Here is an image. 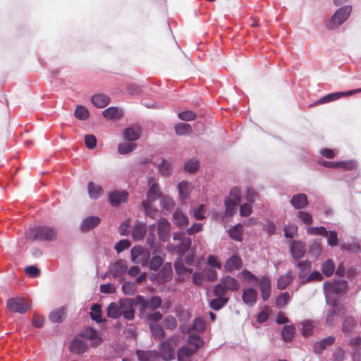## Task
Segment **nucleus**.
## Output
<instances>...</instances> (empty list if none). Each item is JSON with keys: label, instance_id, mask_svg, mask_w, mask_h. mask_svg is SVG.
<instances>
[{"label": "nucleus", "instance_id": "obj_30", "mask_svg": "<svg viewBox=\"0 0 361 361\" xmlns=\"http://www.w3.org/2000/svg\"><path fill=\"white\" fill-rule=\"evenodd\" d=\"M332 307L333 309H331L326 315V323L330 326L335 324L336 318L344 315V312L340 309L336 308V306Z\"/></svg>", "mask_w": 361, "mask_h": 361}, {"label": "nucleus", "instance_id": "obj_3", "mask_svg": "<svg viewBox=\"0 0 361 361\" xmlns=\"http://www.w3.org/2000/svg\"><path fill=\"white\" fill-rule=\"evenodd\" d=\"M352 12V6L346 5L339 8L326 23L329 30H334L344 23Z\"/></svg>", "mask_w": 361, "mask_h": 361}, {"label": "nucleus", "instance_id": "obj_60", "mask_svg": "<svg viewBox=\"0 0 361 361\" xmlns=\"http://www.w3.org/2000/svg\"><path fill=\"white\" fill-rule=\"evenodd\" d=\"M193 216L197 220H202L206 217L204 205L200 204L198 207L193 209Z\"/></svg>", "mask_w": 361, "mask_h": 361}, {"label": "nucleus", "instance_id": "obj_33", "mask_svg": "<svg viewBox=\"0 0 361 361\" xmlns=\"http://www.w3.org/2000/svg\"><path fill=\"white\" fill-rule=\"evenodd\" d=\"M123 310L121 315L128 320H132L134 318L135 311L133 308V303L130 300H125L123 302Z\"/></svg>", "mask_w": 361, "mask_h": 361}, {"label": "nucleus", "instance_id": "obj_5", "mask_svg": "<svg viewBox=\"0 0 361 361\" xmlns=\"http://www.w3.org/2000/svg\"><path fill=\"white\" fill-rule=\"evenodd\" d=\"M178 339V336H173L160 344L159 353L163 360L169 361L175 358V349Z\"/></svg>", "mask_w": 361, "mask_h": 361}, {"label": "nucleus", "instance_id": "obj_56", "mask_svg": "<svg viewBox=\"0 0 361 361\" xmlns=\"http://www.w3.org/2000/svg\"><path fill=\"white\" fill-rule=\"evenodd\" d=\"M174 267L178 275L183 274L185 273H192V269L186 268L181 259L176 261Z\"/></svg>", "mask_w": 361, "mask_h": 361}, {"label": "nucleus", "instance_id": "obj_20", "mask_svg": "<svg viewBox=\"0 0 361 361\" xmlns=\"http://www.w3.org/2000/svg\"><path fill=\"white\" fill-rule=\"evenodd\" d=\"M259 289L262 299L264 301L267 300L271 294V281L267 276H264L259 281Z\"/></svg>", "mask_w": 361, "mask_h": 361}, {"label": "nucleus", "instance_id": "obj_25", "mask_svg": "<svg viewBox=\"0 0 361 361\" xmlns=\"http://www.w3.org/2000/svg\"><path fill=\"white\" fill-rule=\"evenodd\" d=\"M150 187L147 192V202H154L158 198H161V191L159 185L149 182Z\"/></svg>", "mask_w": 361, "mask_h": 361}, {"label": "nucleus", "instance_id": "obj_11", "mask_svg": "<svg viewBox=\"0 0 361 361\" xmlns=\"http://www.w3.org/2000/svg\"><path fill=\"white\" fill-rule=\"evenodd\" d=\"M128 200V192L116 190L109 194V201L112 206H118Z\"/></svg>", "mask_w": 361, "mask_h": 361}, {"label": "nucleus", "instance_id": "obj_10", "mask_svg": "<svg viewBox=\"0 0 361 361\" xmlns=\"http://www.w3.org/2000/svg\"><path fill=\"white\" fill-rule=\"evenodd\" d=\"M81 336L88 340L92 341V345L95 346L101 344L103 341V339L99 335L97 331L92 327L85 328L81 332Z\"/></svg>", "mask_w": 361, "mask_h": 361}, {"label": "nucleus", "instance_id": "obj_4", "mask_svg": "<svg viewBox=\"0 0 361 361\" xmlns=\"http://www.w3.org/2000/svg\"><path fill=\"white\" fill-rule=\"evenodd\" d=\"M240 288L239 282L231 276H224L220 283L215 286L214 293L216 296H224L226 290L236 291Z\"/></svg>", "mask_w": 361, "mask_h": 361}, {"label": "nucleus", "instance_id": "obj_39", "mask_svg": "<svg viewBox=\"0 0 361 361\" xmlns=\"http://www.w3.org/2000/svg\"><path fill=\"white\" fill-rule=\"evenodd\" d=\"M299 268L298 277L300 279H306L307 274L311 269V263L307 260L301 261L298 263Z\"/></svg>", "mask_w": 361, "mask_h": 361}, {"label": "nucleus", "instance_id": "obj_41", "mask_svg": "<svg viewBox=\"0 0 361 361\" xmlns=\"http://www.w3.org/2000/svg\"><path fill=\"white\" fill-rule=\"evenodd\" d=\"M103 116L109 119L118 118L121 116L122 111L117 107L111 106L102 112Z\"/></svg>", "mask_w": 361, "mask_h": 361}, {"label": "nucleus", "instance_id": "obj_15", "mask_svg": "<svg viewBox=\"0 0 361 361\" xmlns=\"http://www.w3.org/2000/svg\"><path fill=\"white\" fill-rule=\"evenodd\" d=\"M243 266V262L238 255H233L226 259L224 269L226 271L231 272L240 269Z\"/></svg>", "mask_w": 361, "mask_h": 361}, {"label": "nucleus", "instance_id": "obj_14", "mask_svg": "<svg viewBox=\"0 0 361 361\" xmlns=\"http://www.w3.org/2000/svg\"><path fill=\"white\" fill-rule=\"evenodd\" d=\"M322 164L327 168H341L345 170L353 169L356 166V162L353 160L338 162L324 161L322 162Z\"/></svg>", "mask_w": 361, "mask_h": 361}, {"label": "nucleus", "instance_id": "obj_29", "mask_svg": "<svg viewBox=\"0 0 361 361\" xmlns=\"http://www.w3.org/2000/svg\"><path fill=\"white\" fill-rule=\"evenodd\" d=\"M290 251L292 257L295 259L302 258L305 255V246L300 241H293L291 244Z\"/></svg>", "mask_w": 361, "mask_h": 361}, {"label": "nucleus", "instance_id": "obj_44", "mask_svg": "<svg viewBox=\"0 0 361 361\" xmlns=\"http://www.w3.org/2000/svg\"><path fill=\"white\" fill-rule=\"evenodd\" d=\"M322 273L327 277L331 276L335 271V264L331 259L324 262L322 266Z\"/></svg>", "mask_w": 361, "mask_h": 361}, {"label": "nucleus", "instance_id": "obj_31", "mask_svg": "<svg viewBox=\"0 0 361 361\" xmlns=\"http://www.w3.org/2000/svg\"><path fill=\"white\" fill-rule=\"evenodd\" d=\"M92 102L97 108H104L109 104L110 98L103 94H96L92 97Z\"/></svg>", "mask_w": 361, "mask_h": 361}, {"label": "nucleus", "instance_id": "obj_61", "mask_svg": "<svg viewBox=\"0 0 361 361\" xmlns=\"http://www.w3.org/2000/svg\"><path fill=\"white\" fill-rule=\"evenodd\" d=\"M298 227L295 224H291L284 228V235L286 238H292L296 233Z\"/></svg>", "mask_w": 361, "mask_h": 361}, {"label": "nucleus", "instance_id": "obj_12", "mask_svg": "<svg viewBox=\"0 0 361 361\" xmlns=\"http://www.w3.org/2000/svg\"><path fill=\"white\" fill-rule=\"evenodd\" d=\"M173 240L180 241L178 245V251L180 254L185 253L191 245L190 238L185 236L183 233H174Z\"/></svg>", "mask_w": 361, "mask_h": 361}, {"label": "nucleus", "instance_id": "obj_63", "mask_svg": "<svg viewBox=\"0 0 361 361\" xmlns=\"http://www.w3.org/2000/svg\"><path fill=\"white\" fill-rule=\"evenodd\" d=\"M297 216L305 224H311L312 223V217L310 214L306 212H299Z\"/></svg>", "mask_w": 361, "mask_h": 361}, {"label": "nucleus", "instance_id": "obj_64", "mask_svg": "<svg viewBox=\"0 0 361 361\" xmlns=\"http://www.w3.org/2000/svg\"><path fill=\"white\" fill-rule=\"evenodd\" d=\"M160 202H161V207L166 210H169V209H172L174 206V202H173V200L171 198H170L169 197H166V196L161 197Z\"/></svg>", "mask_w": 361, "mask_h": 361}, {"label": "nucleus", "instance_id": "obj_2", "mask_svg": "<svg viewBox=\"0 0 361 361\" xmlns=\"http://www.w3.org/2000/svg\"><path fill=\"white\" fill-rule=\"evenodd\" d=\"M25 237L31 240L52 241L56 238V231L54 228L47 226L32 227L25 231Z\"/></svg>", "mask_w": 361, "mask_h": 361}, {"label": "nucleus", "instance_id": "obj_54", "mask_svg": "<svg viewBox=\"0 0 361 361\" xmlns=\"http://www.w3.org/2000/svg\"><path fill=\"white\" fill-rule=\"evenodd\" d=\"M136 145L130 142L121 143L118 147V151L121 154H126L135 149Z\"/></svg>", "mask_w": 361, "mask_h": 361}, {"label": "nucleus", "instance_id": "obj_24", "mask_svg": "<svg viewBox=\"0 0 361 361\" xmlns=\"http://www.w3.org/2000/svg\"><path fill=\"white\" fill-rule=\"evenodd\" d=\"M172 277V266L171 263L164 264L161 270L158 274L159 282L164 283L171 280Z\"/></svg>", "mask_w": 361, "mask_h": 361}, {"label": "nucleus", "instance_id": "obj_35", "mask_svg": "<svg viewBox=\"0 0 361 361\" xmlns=\"http://www.w3.org/2000/svg\"><path fill=\"white\" fill-rule=\"evenodd\" d=\"M173 219L174 223L178 227L185 226L188 224V216L180 210H176L174 212L173 214Z\"/></svg>", "mask_w": 361, "mask_h": 361}, {"label": "nucleus", "instance_id": "obj_22", "mask_svg": "<svg viewBox=\"0 0 361 361\" xmlns=\"http://www.w3.org/2000/svg\"><path fill=\"white\" fill-rule=\"evenodd\" d=\"M87 190L89 197L93 200L99 199L104 193L102 187L92 181L88 183Z\"/></svg>", "mask_w": 361, "mask_h": 361}, {"label": "nucleus", "instance_id": "obj_53", "mask_svg": "<svg viewBox=\"0 0 361 361\" xmlns=\"http://www.w3.org/2000/svg\"><path fill=\"white\" fill-rule=\"evenodd\" d=\"M122 290L126 295H133L136 291V285L133 282H125L122 286Z\"/></svg>", "mask_w": 361, "mask_h": 361}, {"label": "nucleus", "instance_id": "obj_43", "mask_svg": "<svg viewBox=\"0 0 361 361\" xmlns=\"http://www.w3.org/2000/svg\"><path fill=\"white\" fill-rule=\"evenodd\" d=\"M228 302V298L224 296H216L209 302L211 308L214 310H219L224 307Z\"/></svg>", "mask_w": 361, "mask_h": 361}, {"label": "nucleus", "instance_id": "obj_50", "mask_svg": "<svg viewBox=\"0 0 361 361\" xmlns=\"http://www.w3.org/2000/svg\"><path fill=\"white\" fill-rule=\"evenodd\" d=\"M176 133L179 135H188L191 132V127L188 123H180L175 126Z\"/></svg>", "mask_w": 361, "mask_h": 361}, {"label": "nucleus", "instance_id": "obj_8", "mask_svg": "<svg viewBox=\"0 0 361 361\" xmlns=\"http://www.w3.org/2000/svg\"><path fill=\"white\" fill-rule=\"evenodd\" d=\"M128 264L124 259H118L111 264L109 272L114 279H120L127 272Z\"/></svg>", "mask_w": 361, "mask_h": 361}, {"label": "nucleus", "instance_id": "obj_45", "mask_svg": "<svg viewBox=\"0 0 361 361\" xmlns=\"http://www.w3.org/2000/svg\"><path fill=\"white\" fill-rule=\"evenodd\" d=\"M91 319L97 323H100L102 319V307L99 304H93L91 307Z\"/></svg>", "mask_w": 361, "mask_h": 361}, {"label": "nucleus", "instance_id": "obj_18", "mask_svg": "<svg viewBox=\"0 0 361 361\" xmlns=\"http://www.w3.org/2000/svg\"><path fill=\"white\" fill-rule=\"evenodd\" d=\"M352 94H353V90L346 91V92H334V93H331V94L325 95L324 97H322L319 100H318L316 103L317 104L327 103V102L337 100V99L341 98L342 97L350 96Z\"/></svg>", "mask_w": 361, "mask_h": 361}, {"label": "nucleus", "instance_id": "obj_52", "mask_svg": "<svg viewBox=\"0 0 361 361\" xmlns=\"http://www.w3.org/2000/svg\"><path fill=\"white\" fill-rule=\"evenodd\" d=\"M227 200L240 204L241 192L240 188L237 187L232 188L230 190L229 197Z\"/></svg>", "mask_w": 361, "mask_h": 361}, {"label": "nucleus", "instance_id": "obj_37", "mask_svg": "<svg viewBox=\"0 0 361 361\" xmlns=\"http://www.w3.org/2000/svg\"><path fill=\"white\" fill-rule=\"evenodd\" d=\"M294 276L290 271H288L285 274L281 276L278 279V288L283 290L285 289L290 283H292Z\"/></svg>", "mask_w": 361, "mask_h": 361}, {"label": "nucleus", "instance_id": "obj_32", "mask_svg": "<svg viewBox=\"0 0 361 361\" xmlns=\"http://www.w3.org/2000/svg\"><path fill=\"white\" fill-rule=\"evenodd\" d=\"M140 133L141 131L139 127H131L124 130L123 136L128 141H135L140 137Z\"/></svg>", "mask_w": 361, "mask_h": 361}, {"label": "nucleus", "instance_id": "obj_1", "mask_svg": "<svg viewBox=\"0 0 361 361\" xmlns=\"http://www.w3.org/2000/svg\"><path fill=\"white\" fill-rule=\"evenodd\" d=\"M323 288L327 305L336 307L338 304L337 296L345 292L347 288V282L343 279L325 282Z\"/></svg>", "mask_w": 361, "mask_h": 361}, {"label": "nucleus", "instance_id": "obj_17", "mask_svg": "<svg viewBox=\"0 0 361 361\" xmlns=\"http://www.w3.org/2000/svg\"><path fill=\"white\" fill-rule=\"evenodd\" d=\"M257 293L255 289L249 288L243 290L242 299L243 302L247 306H253L257 302Z\"/></svg>", "mask_w": 361, "mask_h": 361}, {"label": "nucleus", "instance_id": "obj_36", "mask_svg": "<svg viewBox=\"0 0 361 361\" xmlns=\"http://www.w3.org/2000/svg\"><path fill=\"white\" fill-rule=\"evenodd\" d=\"M137 354L140 361H155L158 357V353L156 350H140Z\"/></svg>", "mask_w": 361, "mask_h": 361}, {"label": "nucleus", "instance_id": "obj_59", "mask_svg": "<svg viewBox=\"0 0 361 361\" xmlns=\"http://www.w3.org/2000/svg\"><path fill=\"white\" fill-rule=\"evenodd\" d=\"M89 113L86 108L82 106H78L75 111V116L80 120H85L88 118Z\"/></svg>", "mask_w": 361, "mask_h": 361}, {"label": "nucleus", "instance_id": "obj_19", "mask_svg": "<svg viewBox=\"0 0 361 361\" xmlns=\"http://www.w3.org/2000/svg\"><path fill=\"white\" fill-rule=\"evenodd\" d=\"M101 220L98 216H90L82 220L80 224V229L81 231L86 232L88 231L97 226H98L100 223Z\"/></svg>", "mask_w": 361, "mask_h": 361}, {"label": "nucleus", "instance_id": "obj_26", "mask_svg": "<svg viewBox=\"0 0 361 361\" xmlns=\"http://www.w3.org/2000/svg\"><path fill=\"white\" fill-rule=\"evenodd\" d=\"M290 204L295 209H303L308 204L307 197L305 194H297L291 198Z\"/></svg>", "mask_w": 361, "mask_h": 361}, {"label": "nucleus", "instance_id": "obj_48", "mask_svg": "<svg viewBox=\"0 0 361 361\" xmlns=\"http://www.w3.org/2000/svg\"><path fill=\"white\" fill-rule=\"evenodd\" d=\"M151 202H148L147 201L142 202V207L144 210L145 214L149 216L152 219H154L157 217L158 214V210L156 209H153L151 205Z\"/></svg>", "mask_w": 361, "mask_h": 361}, {"label": "nucleus", "instance_id": "obj_46", "mask_svg": "<svg viewBox=\"0 0 361 361\" xmlns=\"http://www.w3.org/2000/svg\"><path fill=\"white\" fill-rule=\"evenodd\" d=\"M149 329L154 337L161 338L164 336V331L158 323L149 322Z\"/></svg>", "mask_w": 361, "mask_h": 361}, {"label": "nucleus", "instance_id": "obj_49", "mask_svg": "<svg viewBox=\"0 0 361 361\" xmlns=\"http://www.w3.org/2000/svg\"><path fill=\"white\" fill-rule=\"evenodd\" d=\"M158 170L162 176H168L171 172V165L168 161L163 160L158 165Z\"/></svg>", "mask_w": 361, "mask_h": 361}, {"label": "nucleus", "instance_id": "obj_27", "mask_svg": "<svg viewBox=\"0 0 361 361\" xmlns=\"http://www.w3.org/2000/svg\"><path fill=\"white\" fill-rule=\"evenodd\" d=\"M356 326L357 322L355 317L352 316L345 317L342 324V331L345 336H348Z\"/></svg>", "mask_w": 361, "mask_h": 361}, {"label": "nucleus", "instance_id": "obj_16", "mask_svg": "<svg viewBox=\"0 0 361 361\" xmlns=\"http://www.w3.org/2000/svg\"><path fill=\"white\" fill-rule=\"evenodd\" d=\"M147 232L146 224L137 221H135L132 231V237L135 240H141Z\"/></svg>", "mask_w": 361, "mask_h": 361}, {"label": "nucleus", "instance_id": "obj_7", "mask_svg": "<svg viewBox=\"0 0 361 361\" xmlns=\"http://www.w3.org/2000/svg\"><path fill=\"white\" fill-rule=\"evenodd\" d=\"M131 260L135 264H140L143 266L149 263L150 257L149 251L140 245L134 246L130 251Z\"/></svg>", "mask_w": 361, "mask_h": 361}, {"label": "nucleus", "instance_id": "obj_38", "mask_svg": "<svg viewBox=\"0 0 361 361\" xmlns=\"http://www.w3.org/2000/svg\"><path fill=\"white\" fill-rule=\"evenodd\" d=\"M243 232V226L238 224L228 231V234L231 238L236 241H241Z\"/></svg>", "mask_w": 361, "mask_h": 361}, {"label": "nucleus", "instance_id": "obj_57", "mask_svg": "<svg viewBox=\"0 0 361 361\" xmlns=\"http://www.w3.org/2000/svg\"><path fill=\"white\" fill-rule=\"evenodd\" d=\"M322 245L317 241H312L310 245V252L314 257L319 256L322 252Z\"/></svg>", "mask_w": 361, "mask_h": 361}, {"label": "nucleus", "instance_id": "obj_21", "mask_svg": "<svg viewBox=\"0 0 361 361\" xmlns=\"http://www.w3.org/2000/svg\"><path fill=\"white\" fill-rule=\"evenodd\" d=\"M335 337L333 336H328L314 344L313 350L316 354H320L328 346L331 345L335 341Z\"/></svg>", "mask_w": 361, "mask_h": 361}, {"label": "nucleus", "instance_id": "obj_47", "mask_svg": "<svg viewBox=\"0 0 361 361\" xmlns=\"http://www.w3.org/2000/svg\"><path fill=\"white\" fill-rule=\"evenodd\" d=\"M179 195L182 200H185L189 197L190 184L188 182L182 181L178 184Z\"/></svg>", "mask_w": 361, "mask_h": 361}, {"label": "nucleus", "instance_id": "obj_62", "mask_svg": "<svg viewBox=\"0 0 361 361\" xmlns=\"http://www.w3.org/2000/svg\"><path fill=\"white\" fill-rule=\"evenodd\" d=\"M290 299V294L288 293H281L276 299V305L279 307L285 306Z\"/></svg>", "mask_w": 361, "mask_h": 361}, {"label": "nucleus", "instance_id": "obj_51", "mask_svg": "<svg viewBox=\"0 0 361 361\" xmlns=\"http://www.w3.org/2000/svg\"><path fill=\"white\" fill-rule=\"evenodd\" d=\"M295 334V328L293 326H285L282 330L281 336L284 341H290Z\"/></svg>", "mask_w": 361, "mask_h": 361}, {"label": "nucleus", "instance_id": "obj_6", "mask_svg": "<svg viewBox=\"0 0 361 361\" xmlns=\"http://www.w3.org/2000/svg\"><path fill=\"white\" fill-rule=\"evenodd\" d=\"M7 307L12 312L25 313L30 307V302L22 297H16L8 300Z\"/></svg>", "mask_w": 361, "mask_h": 361}, {"label": "nucleus", "instance_id": "obj_40", "mask_svg": "<svg viewBox=\"0 0 361 361\" xmlns=\"http://www.w3.org/2000/svg\"><path fill=\"white\" fill-rule=\"evenodd\" d=\"M65 314L66 309L64 307H62L51 312L49 314V319L54 323H59L65 318Z\"/></svg>", "mask_w": 361, "mask_h": 361}, {"label": "nucleus", "instance_id": "obj_28", "mask_svg": "<svg viewBox=\"0 0 361 361\" xmlns=\"http://www.w3.org/2000/svg\"><path fill=\"white\" fill-rule=\"evenodd\" d=\"M162 255V252L159 250H156L153 252V257L149 262L150 269L157 271L161 267L164 262Z\"/></svg>", "mask_w": 361, "mask_h": 361}, {"label": "nucleus", "instance_id": "obj_9", "mask_svg": "<svg viewBox=\"0 0 361 361\" xmlns=\"http://www.w3.org/2000/svg\"><path fill=\"white\" fill-rule=\"evenodd\" d=\"M158 235L161 240L166 241L170 235L171 224L165 218H160L157 221Z\"/></svg>", "mask_w": 361, "mask_h": 361}, {"label": "nucleus", "instance_id": "obj_42", "mask_svg": "<svg viewBox=\"0 0 361 361\" xmlns=\"http://www.w3.org/2000/svg\"><path fill=\"white\" fill-rule=\"evenodd\" d=\"M188 343L195 350L201 348L204 345V341L201 336L197 334H191L188 338Z\"/></svg>", "mask_w": 361, "mask_h": 361}, {"label": "nucleus", "instance_id": "obj_58", "mask_svg": "<svg viewBox=\"0 0 361 361\" xmlns=\"http://www.w3.org/2000/svg\"><path fill=\"white\" fill-rule=\"evenodd\" d=\"M225 207H226V212L225 214L227 216H231L235 212L236 209V207L239 205L240 204L236 203L235 202L226 200H225Z\"/></svg>", "mask_w": 361, "mask_h": 361}, {"label": "nucleus", "instance_id": "obj_23", "mask_svg": "<svg viewBox=\"0 0 361 361\" xmlns=\"http://www.w3.org/2000/svg\"><path fill=\"white\" fill-rule=\"evenodd\" d=\"M87 350V344L80 339H73L70 345V350L74 354L81 355Z\"/></svg>", "mask_w": 361, "mask_h": 361}, {"label": "nucleus", "instance_id": "obj_55", "mask_svg": "<svg viewBox=\"0 0 361 361\" xmlns=\"http://www.w3.org/2000/svg\"><path fill=\"white\" fill-rule=\"evenodd\" d=\"M307 233L309 235H320L323 236H326L328 235V231L323 226L309 227L307 229Z\"/></svg>", "mask_w": 361, "mask_h": 361}, {"label": "nucleus", "instance_id": "obj_13", "mask_svg": "<svg viewBox=\"0 0 361 361\" xmlns=\"http://www.w3.org/2000/svg\"><path fill=\"white\" fill-rule=\"evenodd\" d=\"M124 300H120L118 302H111L107 307L106 314L109 317L117 319L121 316Z\"/></svg>", "mask_w": 361, "mask_h": 361}, {"label": "nucleus", "instance_id": "obj_34", "mask_svg": "<svg viewBox=\"0 0 361 361\" xmlns=\"http://www.w3.org/2000/svg\"><path fill=\"white\" fill-rule=\"evenodd\" d=\"M196 352L195 349H194L192 346H182L180 347L177 352V357L178 361H182L183 360H188L190 356H192Z\"/></svg>", "mask_w": 361, "mask_h": 361}]
</instances>
